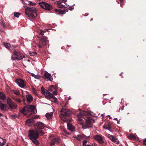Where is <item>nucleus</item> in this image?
I'll return each instance as SVG.
<instances>
[{
	"label": "nucleus",
	"instance_id": "f257e3e1",
	"mask_svg": "<svg viewBox=\"0 0 146 146\" xmlns=\"http://www.w3.org/2000/svg\"><path fill=\"white\" fill-rule=\"evenodd\" d=\"M21 111L27 117L37 112L36 108L33 105H28L24 107Z\"/></svg>",
	"mask_w": 146,
	"mask_h": 146
},
{
	"label": "nucleus",
	"instance_id": "f03ea898",
	"mask_svg": "<svg viewBox=\"0 0 146 146\" xmlns=\"http://www.w3.org/2000/svg\"><path fill=\"white\" fill-rule=\"evenodd\" d=\"M26 15L28 17L34 19L37 16L36 9L35 7H27L25 12Z\"/></svg>",
	"mask_w": 146,
	"mask_h": 146
},
{
	"label": "nucleus",
	"instance_id": "7ed1b4c3",
	"mask_svg": "<svg viewBox=\"0 0 146 146\" xmlns=\"http://www.w3.org/2000/svg\"><path fill=\"white\" fill-rule=\"evenodd\" d=\"M41 93L44 95L47 98H52L54 102L56 103L57 102L56 98L53 95L48 91L47 90L45 89L44 88H41Z\"/></svg>",
	"mask_w": 146,
	"mask_h": 146
},
{
	"label": "nucleus",
	"instance_id": "20e7f679",
	"mask_svg": "<svg viewBox=\"0 0 146 146\" xmlns=\"http://www.w3.org/2000/svg\"><path fill=\"white\" fill-rule=\"evenodd\" d=\"M34 127L35 129L39 131L41 135L44 134L42 130L44 127V125L43 123L40 121L38 122L35 124Z\"/></svg>",
	"mask_w": 146,
	"mask_h": 146
},
{
	"label": "nucleus",
	"instance_id": "39448f33",
	"mask_svg": "<svg viewBox=\"0 0 146 146\" xmlns=\"http://www.w3.org/2000/svg\"><path fill=\"white\" fill-rule=\"evenodd\" d=\"M39 132L37 130H30L29 131L28 136L30 139L38 138L39 136V135H40Z\"/></svg>",
	"mask_w": 146,
	"mask_h": 146
},
{
	"label": "nucleus",
	"instance_id": "423d86ee",
	"mask_svg": "<svg viewBox=\"0 0 146 146\" xmlns=\"http://www.w3.org/2000/svg\"><path fill=\"white\" fill-rule=\"evenodd\" d=\"M39 4L41 7L48 11H50L52 8L50 5L44 2H40Z\"/></svg>",
	"mask_w": 146,
	"mask_h": 146
},
{
	"label": "nucleus",
	"instance_id": "0eeeda50",
	"mask_svg": "<svg viewBox=\"0 0 146 146\" xmlns=\"http://www.w3.org/2000/svg\"><path fill=\"white\" fill-rule=\"evenodd\" d=\"M49 139L50 140V146H54L55 144L58 142L59 139L58 138L50 135L49 137Z\"/></svg>",
	"mask_w": 146,
	"mask_h": 146
},
{
	"label": "nucleus",
	"instance_id": "6e6552de",
	"mask_svg": "<svg viewBox=\"0 0 146 146\" xmlns=\"http://www.w3.org/2000/svg\"><path fill=\"white\" fill-rule=\"evenodd\" d=\"M15 82L21 88H24L26 86V82L22 79H16Z\"/></svg>",
	"mask_w": 146,
	"mask_h": 146
},
{
	"label": "nucleus",
	"instance_id": "1a4fd4ad",
	"mask_svg": "<svg viewBox=\"0 0 146 146\" xmlns=\"http://www.w3.org/2000/svg\"><path fill=\"white\" fill-rule=\"evenodd\" d=\"M7 103L8 104L9 107L11 109H15L17 106V104L13 102L11 98L7 99Z\"/></svg>",
	"mask_w": 146,
	"mask_h": 146
},
{
	"label": "nucleus",
	"instance_id": "9d476101",
	"mask_svg": "<svg viewBox=\"0 0 146 146\" xmlns=\"http://www.w3.org/2000/svg\"><path fill=\"white\" fill-rule=\"evenodd\" d=\"M94 139L96 140L100 143H104L102 136L100 135H96L94 136Z\"/></svg>",
	"mask_w": 146,
	"mask_h": 146
},
{
	"label": "nucleus",
	"instance_id": "9b49d317",
	"mask_svg": "<svg viewBox=\"0 0 146 146\" xmlns=\"http://www.w3.org/2000/svg\"><path fill=\"white\" fill-rule=\"evenodd\" d=\"M61 112L62 113V115L64 116H68L70 114V110L68 109H62Z\"/></svg>",
	"mask_w": 146,
	"mask_h": 146
},
{
	"label": "nucleus",
	"instance_id": "f8f14e48",
	"mask_svg": "<svg viewBox=\"0 0 146 146\" xmlns=\"http://www.w3.org/2000/svg\"><path fill=\"white\" fill-rule=\"evenodd\" d=\"M46 43V40L44 38H42L39 42L38 46L39 48L45 45Z\"/></svg>",
	"mask_w": 146,
	"mask_h": 146
},
{
	"label": "nucleus",
	"instance_id": "ddd939ff",
	"mask_svg": "<svg viewBox=\"0 0 146 146\" xmlns=\"http://www.w3.org/2000/svg\"><path fill=\"white\" fill-rule=\"evenodd\" d=\"M86 121L87 124H91L94 123L95 122V121L91 117H87L86 119Z\"/></svg>",
	"mask_w": 146,
	"mask_h": 146
},
{
	"label": "nucleus",
	"instance_id": "4468645a",
	"mask_svg": "<svg viewBox=\"0 0 146 146\" xmlns=\"http://www.w3.org/2000/svg\"><path fill=\"white\" fill-rule=\"evenodd\" d=\"M78 120L79 123L81 125H82V127L83 129H86L89 127L88 125H83V120L81 118H78Z\"/></svg>",
	"mask_w": 146,
	"mask_h": 146
},
{
	"label": "nucleus",
	"instance_id": "2eb2a0df",
	"mask_svg": "<svg viewBox=\"0 0 146 146\" xmlns=\"http://www.w3.org/2000/svg\"><path fill=\"white\" fill-rule=\"evenodd\" d=\"M44 76H45L46 78L48 80L50 81H52L53 80L52 76L51 75L49 74L47 72H46L44 75Z\"/></svg>",
	"mask_w": 146,
	"mask_h": 146
},
{
	"label": "nucleus",
	"instance_id": "dca6fc26",
	"mask_svg": "<svg viewBox=\"0 0 146 146\" xmlns=\"http://www.w3.org/2000/svg\"><path fill=\"white\" fill-rule=\"evenodd\" d=\"M27 102L30 103L33 100L32 96L28 94L26 95Z\"/></svg>",
	"mask_w": 146,
	"mask_h": 146
},
{
	"label": "nucleus",
	"instance_id": "f3484780",
	"mask_svg": "<svg viewBox=\"0 0 146 146\" xmlns=\"http://www.w3.org/2000/svg\"><path fill=\"white\" fill-rule=\"evenodd\" d=\"M37 139V138L30 139L34 144L36 146H38L39 144V143Z\"/></svg>",
	"mask_w": 146,
	"mask_h": 146
},
{
	"label": "nucleus",
	"instance_id": "a211bd4d",
	"mask_svg": "<svg viewBox=\"0 0 146 146\" xmlns=\"http://www.w3.org/2000/svg\"><path fill=\"white\" fill-rule=\"evenodd\" d=\"M25 56H23L21 55L20 57H13V56H12L11 58L12 60H17L23 59V58H25Z\"/></svg>",
	"mask_w": 146,
	"mask_h": 146
},
{
	"label": "nucleus",
	"instance_id": "6ab92c4d",
	"mask_svg": "<svg viewBox=\"0 0 146 146\" xmlns=\"http://www.w3.org/2000/svg\"><path fill=\"white\" fill-rule=\"evenodd\" d=\"M7 106L6 105L3 104L0 101V109L2 111H4L6 108Z\"/></svg>",
	"mask_w": 146,
	"mask_h": 146
},
{
	"label": "nucleus",
	"instance_id": "aec40b11",
	"mask_svg": "<svg viewBox=\"0 0 146 146\" xmlns=\"http://www.w3.org/2000/svg\"><path fill=\"white\" fill-rule=\"evenodd\" d=\"M67 127L68 129L72 131H73L74 130V129L73 126L70 123H67Z\"/></svg>",
	"mask_w": 146,
	"mask_h": 146
},
{
	"label": "nucleus",
	"instance_id": "412c9836",
	"mask_svg": "<svg viewBox=\"0 0 146 146\" xmlns=\"http://www.w3.org/2000/svg\"><path fill=\"white\" fill-rule=\"evenodd\" d=\"M53 115V113L52 112H50V113H47L46 114V116L47 118L48 119L50 120L52 118Z\"/></svg>",
	"mask_w": 146,
	"mask_h": 146
},
{
	"label": "nucleus",
	"instance_id": "4be33fe9",
	"mask_svg": "<svg viewBox=\"0 0 146 146\" xmlns=\"http://www.w3.org/2000/svg\"><path fill=\"white\" fill-rule=\"evenodd\" d=\"M56 88V87L54 85H51L48 88V90H47L48 91H50V92H52L55 89V88Z\"/></svg>",
	"mask_w": 146,
	"mask_h": 146
},
{
	"label": "nucleus",
	"instance_id": "5701e85b",
	"mask_svg": "<svg viewBox=\"0 0 146 146\" xmlns=\"http://www.w3.org/2000/svg\"><path fill=\"white\" fill-rule=\"evenodd\" d=\"M55 11L56 12H58V14H64V12L60 9H54Z\"/></svg>",
	"mask_w": 146,
	"mask_h": 146
},
{
	"label": "nucleus",
	"instance_id": "b1692460",
	"mask_svg": "<svg viewBox=\"0 0 146 146\" xmlns=\"http://www.w3.org/2000/svg\"><path fill=\"white\" fill-rule=\"evenodd\" d=\"M25 3L26 4L29 5L30 6H33L36 5V4L35 3H32L31 1H26L25 2Z\"/></svg>",
	"mask_w": 146,
	"mask_h": 146
},
{
	"label": "nucleus",
	"instance_id": "393cba45",
	"mask_svg": "<svg viewBox=\"0 0 146 146\" xmlns=\"http://www.w3.org/2000/svg\"><path fill=\"white\" fill-rule=\"evenodd\" d=\"M84 135H77L76 138L77 139L79 140H80L81 139L84 137Z\"/></svg>",
	"mask_w": 146,
	"mask_h": 146
},
{
	"label": "nucleus",
	"instance_id": "a878e982",
	"mask_svg": "<svg viewBox=\"0 0 146 146\" xmlns=\"http://www.w3.org/2000/svg\"><path fill=\"white\" fill-rule=\"evenodd\" d=\"M34 121V119L33 118L29 119H28L26 120V122L27 123H33Z\"/></svg>",
	"mask_w": 146,
	"mask_h": 146
},
{
	"label": "nucleus",
	"instance_id": "bb28decb",
	"mask_svg": "<svg viewBox=\"0 0 146 146\" xmlns=\"http://www.w3.org/2000/svg\"><path fill=\"white\" fill-rule=\"evenodd\" d=\"M4 44L5 47L8 49H9L10 47V45L8 43L4 42Z\"/></svg>",
	"mask_w": 146,
	"mask_h": 146
},
{
	"label": "nucleus",
	"instance_id": "cd10ccee",
	"mask_svg": "<svg viewBox=\"0 0 146 146\" xmlns=\"http://www.w3.org/2000/svg\"><path fill=\"white\" fill-rule=\"evenodd\" d=\"M5 98V94L1 92H0V99L1 100H4Z\"/></svg>",
	"mask_w": 146,
	"mask_h": 146
},
{
	"label": "nucleus",
	"instance_id": "c85d7f7f",
	"mask_svg": "<svg viewBox=\"0 0 146 146\" xmlns=\"http://www.w3.org/2000/svg\"><path fill=\"white\" fill-rule=\"evenodd\" d=\"M13 53L17 57H20L21 56L20 54H21L20 52H17L15 50H14L13 52Z\"/></svg>",
	"mask_w": 146,
	"mask_h": 146
},
{
	"label": "nucleus",
	"instance_id": "c756f323",
	"mask_svg": "<svg viewBox=\"0 0 146 146\" xmlns=\"http://www.w3.org/2000/svg\"><path fill=\"white\" fill-rule=\"evenodd\" d=\"M13 99L15 101L17 102L20 103L21 102V101L20 99L16 98L15 97H13Z\"/></svg>",
	"mask_w": 146,
	"mask_h": 146
},
{
	"label": "nucleus",
	"instance_id": "7c9ffc66",
	"mask_svg": "<svg viewBox=\"0 0 146 146\" xmlns=\"http://www.w3.org/2000/svg\"><path fill=\"white\" fill-rule=\"evenodd\" d=\"M0 25H1V27L3 28H5V23L2 20H0Z\"/></svg>",
	"mask_w": 146,
	"mask_h": 146
},
{
	"label": "nucleus",
	"instance_id": "2f4dec72",
	"mask_svg": "<svg viewBox=\"0 0 146 146\" xmlns=\"http://www.w3.org/2000/svg\"><path fill=\"white\" fill-rule=\"evenodd\" d=\"M111 141L114 142L116 143L117 144L119 143V141L117 140V138L115 137H113Z\"/></svg>",
	"mask_w": 146,
	"mask_h": 146
},
{
	"label": "nucleus",
	"instance_id": "473e14b6",
	"mask_svg": "<svg viewBox=\"0 0 146 146\" xmlns=\"http://www.w3.org/2000/svg\"><path fill=\"white\" fill-rule=\"evenodd\" d=\"M129 137L131 139H135L136 138V136L133 134H131L129 136Z\"/></svg>",
	"mask_w": 146,
	"mask_h": 146
},
{
	"label": "nucleus",
	"instance_id": "72a5a7b5",
	"mask_svg": "<svg viewBox=\"0 0 146 146\" xmlns=\"http://www.w3.org/2000/svg\"><path fill=\"white\" fill-rule=\"evenodd\" d=\"M20 15V13L17 12H15L14 13V16L18 18Z\"/></svg>",
	"mask_w": 146,
	"mask_h": 146
},
{
	"label": "nucleus",
	"instance_id": "f704fd0d",
	"mask_svg": "<svg viewBox=\"0 0 146 146\" xmlns=\"http://www.w3.org/2000/svg\"><path fill=\"white\" fill-rule=\"evenodd\" d=\"M12 91L16 95H19L20 94V92L18 91L13 90H12Z\"/></svg>",
	"mask_w": 146,
	"mask_h": 146
},
{
	"label": "nucleus",
	"instance_id": "c9c22d12",
	"mask_svg": "<svg viewBox=\"0 0 146 146\" xmlns=\"http://www.w3.org/2000/svg\"><path fill=\"white\" fill-rule=\"evenodd\" d=\"M52 94L54 95H56L57 94V88H56L52 92Z\"/></svg>",
	"mask_w": 146,
	"mask_h": 146
},
{
	"label": "nucleus",
	"instance_id": "e433bc0d",
	"mask_svg": "<svg viewBox=\"0 0 146 146\" xmlns=\"http://www.w3.org/2000/svg\"><path fill=\"white\" fill-rule=\"evenodd\" d=\"M104 128H105L106 129H108L110 130L111 129V127L110 125H109L108 127H104Z\"/></svg>",
	"mask_w": 146,
	"mask_h": 146
},
{
	"label": "nucleus",
	"instance_id": "4c0bfd02",
	"mask_svg": "<svg viewBox=\"0 0 146 146\" xmlns=\"http://www.w3.org/2000/svg\"><path fill=\"white\" fill-rule=\"evenodd\" d=\"M58 6L59 7L61 8H65L66 7L65 5H63L58 4Z\"/></svg>",
	"mask_w": 146,
	"mask_h": 146
},
{
	"label": "nucleus",
	"instance_id": "58836bf2",
	"mask_svg": "<svg viewBox=\"0 0 146 146\" xmlns=\"http://www.w3.org/2000/svg\"><path fill=\"white\" fill-rule=\"evenodd\" d=\"M44 31L43 30H41L40 32L39 33V35H43L44 34Z\"/></svg>",
	"mask_w": 146,
	"mask_h": 146
},
{
	"label": "nucleus",
	"instance_id": "ea45409f",
	"mask_svg": "<svg viewBox=\"0 0 146 146\" xmlns=\"http://www.w3.org/2000/svg\"><path fill=\"white\" fill-rule=\"evenodd\" d=\"M108 137L109 138H110V139L111 140H112V139H113V137L110 134H109L108 135Z\"/></svg>",
	"mask_w": 146,
	"mask_h": 146
},
{
	"label": "nucleus",
	"instance_id": "a19ab883",
	"mask_svg": "<svg viewBox=\"0 0 146 146\" xmlns=\"http://www.w3.org/2000/svg\"><path fill=\"white\" fill-rule=\"evenodd\" d=\"M74 9V7L73 5L70 6L69 7V9L71 11L72 10Z\"/></svg>",
	"mask_w": 146,
	"mask_h": 146
},
{
	"label": "nucleus",
	"instance_id": "79ce46f5",
	"mask_svg": "<svg viewBox=\"0 0 146 146\" xmlns=\"http://www.w3.org/2000/svg\"><path fill=\"white\" fill-rule=\"evenodd\" d=\"M87 143V141L86 140H84L83 141V146H84V145H87L86 144Z\"/></svg>",
	"mask_w": 146,
	"mask_h": 146
},
{
	"label": "nucleus",
	"instance_id": "37998d69",
	"mask_svg": "<svg viewBox=\"0 0 146 146\" xmlns=\"http://www.w3.org/2000/svg\"><path fill=\"white\" fill-rule=\"evenodd\" d=\"M17 115H11L12 117L14 119H15L16 117H17Z\"/></svg>",
	"mask_w": 146,
	"mask_h": 146
},
{
	"label": "nucleus",
	"instance_id": "c03bdc74",
	"mask_svg": "<svg viewBox=\"0 0 146 146\" xmlns=\"http://www.w3.org/2000/svg\"><path fill=\"white\" fill-rule=\"evenodd\" d=\"M83 115L81 114H79L77 115V117L78 118H81L82 117Z\"/></svg>",
	"mask_w": 146,
	"mask_h": 146
},
{
	"label": "nucleus",
	"instance_id": "a18cd8bd",
	"mask_svg": "<svg viewBox=\"0 0 146 146\" xmlns=\"http://www.w3.org/2000/svg\"><path fill=\"white\" fill-rule=\"evenodd\" d=\"M30 55L31 56H33L35 54H36V53L35 52H33L31 53H30Z\"/></svg>",
	"mask_w": 146,
	"mask_h": 146
},
{
	"label": "nucleus",
	"instance_id": "49530a36",
	"mask_svg": "<svg viewBox=\"0 0 146 146\" xmlns=\"http://www.w3.org/2000/svg\"><path fill=\"white\" fill-rule=\"evenodd\" d=\"M35 78L36 79H39L40 78V76L39 75H36V77H35Z\"/></svg>",
	"mask_w": 146,
	"mask_h": 146
},
{
	"label": "nucleus",
	"instance_id": "de8ad7c7",
	"mask_svg": "<svg viewBox=\"0 0 146 146\" xmlns=\"http://www.w3.org/2000/svg\"><path fill=\"white\" fill-rule=\"evenodd\" d=\"M2 139L3 140L2 143L5 145L6 142V140L5 139H3V138H2Z\"/></svg>",
	"mask_w": 146,
	"mask_h": 146
},
{
	"label": "nucleus",
	"instance_id": "09e8293b",
	"mask_svg": "<svg viewBox=\"0 0 146 146\" xmlns=\"http://www.w3.org/2000/svg\"><path fill=\"white\" fill-rule=\"evenodd\" d=\"M143 144L146 145V139L143 141Z\"/></svg>",
	"mask_w": 146,
	"mask_h": 146
},
{
	"label": "nucleus",
	"instance_id": "8fccbe9b",
	"mask_svg": "<svg viewBox=\"0 0 146 146\" xmlns=\"http://www.w3.org/2000/svg\"><path fill=\"white\" fill-rule=\"evenodd\" d=\"M90 137V136H87L84 135V136L83 138H85L87 139L89 138Z\"/></svg>",
	"mask_w": 146,
	"mask_h": 146
},
{
	"label": "nucleus",
	"instance_id": "3c124183",
	"mask_svg": "<svg viewBox=\"0 0 146 146\" xmlns=\"http://www.w3.org/2000/svg\"><path fill=\"white\" fill-rule=\"evenodd\" d=\"M31 76H33V77H34V78H35V77H36V75H35V74H33V73H31Z\"/></svg>",
	"mask_w": 146,
	"mask_h": 146
},
{
	"label": "nucleus",
	"instance_id": "603ef678",
	"mask_svg": "<svg viewBox=\"0 0 146 146\" xmlns=\"http://www.w3.org/2000/svg\"><path fill=\"white\" fill-rule=\"evenodd\" d=\"M4 144H3V143H1L0 142V146H4Z\"/></svg>",
	"mask_w": 146,
	"mask_h": 146
},
{
	"label": "nucleus",
	"instance_id": "864d4df0",
	"mask_svg": "<svg viewBox=\"0 0 146 146\" xmlns=\"http://www.w3.org/2000/svg\"><path fill=\"white\" fill-rule=\"evenodd\" d=\"M64 133H66L68 135H69V133H66V130H64Z\"/></svg>",
	"mask_w": 146,
	"mask_h": 146
},
{
	"label": "nucleus",
	"instance_id": "5fc2aeb1",
	"mask_svg": "<svg viewBox=\"0 0 146 146\" xmlns=\"http://www.w3.org/2000/svg\"><path fill=\"white\" fill-rule=\"evenodd\" d=\"M107 116L108 117H109V119H111V117H110V115H108Z\"/></svg>",
	"mask_w": 146,
	"mask_h": 146
},
{
	"label": "nucleus",
	"instance_id": "6e6d98bb",
	"mask_svg": "<svg viewBox=\"0 0 146 146\" xmlns=\"http://www.w3.org/2000/svg\"><path fill=\"white\" fill-rule=\"evenodd\" d=\"M68 104V102H66L65 103V105H64V106H66V105H67Z\"/></svg>",
	"mask_w": 146,
	"mask_h": 146
},
{
	"label": "nucleus",
	"instance_id": "4d7b16f0",
	"mask_svg": "<svg viewBox=\"0 0 146 146\" xmlns=\"http://www.w3.org/2000/svg\"><path fill=\"white\" fill-rule=\"evenodd\" d=\"M123 0H119V1L120 2L122 3L123 2Z\"/></svg>",
	"mask_w": 146,
	"mask_h": 146
},
{
	"label": "nucleus",
	"instance_id": "13d9d810",
	"mask_svg": "<svg viewBox=\"0 0 146 146\" xmlns=\"http://www.w3.org/2000/svg\"><path fill=\"white\" fill-rule=\"evenodd\" d=\"M34 93L35 95H37L36 92H34Z\"/></svg>",
	"mask_w": 146,
	"mask_h": 146
},
{
	"label": "nucleus",
	"instance_id": "bf43d9fd",
	"mask_svg": "<svg viewBox=\"0 0 146 146\" xmlns=\"http://www.w3.org/2000/svg\"><path fill=\"white\" fill-rule=\"evenodd\" d=\"M2 116H3L2 114L1 113H0V117H1Z\"/></svg>",
	"mask_w": 146,
	"mask_h": 146
},
{
	"label": "nucleus",
	"instance_id": "052dcab7",
	"mask_svg": "<svg viewBox=\"0 0 146 146\" xmlns=\"http://www.w3.org/2000/svg\"><path fill=\"white\" fill-rule=\"evenodd\" d=\"M84 146H90L88 145H84Z\"/></svg>",
	"mask_w": 146,
	"mask_h": 146
},
{
	"label": "nucleus",
	"instance_id": "680f3d73",
	"mask_svg": "<svg viewBox=\"0 0 146 146\" xmlns=\"http://www.w3.org/2000/svg\"><path fill=\"white\" fill-rule=\"evenodd\" d=\"M114 119L115 120H117V118H115Z\"/></svg>",
	"mask_w": 146,
	"mask_h": 146
},
{
	"label": "nucleus",
	"instance_id": "e2e57ef3",
	"mask_svg": "<svg viewBox=\"0 0 146 146\" xmlns=\"http://www.w3.org/2000/svg\"><path fill=\"white\" fill-rule=\"evenodd\" d=\"M117 123H118V124H119V121L118 120Z\"/></svg>",
	"mask_w": 146,
	"mask_h": 146
},
{
	"label": "nucleus",
	"instance_id": "0e129e2a",
	"mask_svg": "<svg viewBox=\"0 0 146 146\" xmlns=\"http://www.w3.org/2000/svg\"><path fill=\"white\" fill-rule=\"evenodd\" d=\"M23 102H25V99H24L23 100Z\"/></svg>",
	"mask_w": 146,
	"mask_h": 146
},
{
	"label": "nucleus",
	"instance_id": "69168bd1",
	"mask_svg": "<svg viewBox=\"0 0 146 146\" xmlns=\"http://www.w3.org/2000/svg\"><path fill=\"white\" fill-rule=\"evenodd\" d=\"M121 73L120 74V75H121Z\"/></svg>",
	"mask_w": 146,
	"mask_h": 146
},
{
	"label": "nucleus",
	"instance_id": "338daca9",
	"mask_svg": "<svg viewBox=\"0 0 146 146\" xmlns=\"http://www.w3.org/2000/svg\"><path fill=\"white\" fill-rule=\"evenodd\" d=\"M120 108H119V110H120Z\"/></svg>",
	"mask_w": 146,
	"mask_h": 146
},
{
	"label": "nucleus",
	"instance_id": "774afa93",
	"mask_svg": "<svg viewBox=\"0 0 146 146\" xmlns=\"http://www.w3.org/2000/svg\"><path fill=\"white\" fill-rule=\"evenodd\" d=\"M121 109H122V110H123V108H122Z\"/></svg>",
	"mask_w": 146,
	"mask_h": 146
}]
</instances>
